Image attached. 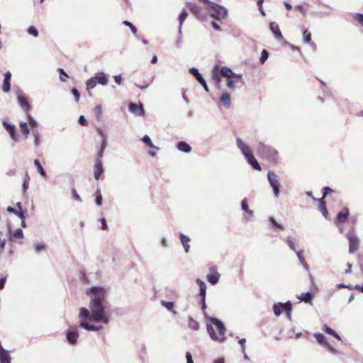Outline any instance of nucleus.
<instances>
[{"instance_id":"nucleus-39","label":"nucleus","mask_w":363,"mask_h":363,"mask_svg":"<svg viewBox=\"0 0 363 363\" xmlns=\"http://www.w3.org/2000/svg\"><path fill=\"white\" fill-rule=\"evenodd\" d=\"M34 164L36 167L39 174L41 176H43V177H46V173H45L44 169L43 168L42 165L40 164V163L38 160H34Z\"/></svg>"},{"instance_id":"nucleus-22","label":"nucleus","mask_w":363,"mask_h":363,"mask_svg":"<svg viewBox=\"0 0 363 363\" xmlns=\"http://www.w3.org/2000/svg\"><path fill=\"white\" fill-rule=\"evenodd\" d=\"M94 77L97 84L106 85L108 83V77L104 72H97Z\"/></svg>"},{"instance_id":"nucleus-49","label":"nucleus","mask_w":363,"mask_h":363,"mask_svg":"<svg viewBox=\"0 0 363 363\" xmlns=\"http://www.w3.org/2000/svg\"><path fill=\"white\" fill-rule=\"evenodd\" d=\"M269 221L274 228H278L280 230H284V227L283 226V225L279 224L274 218H270Z\"/></svg>"},{"instance_id":"nucleus-8","label":"nucleus","mask_w":363,"mask_h":363,"mask_svg":"<svg viewBox=\"0 0 363 363\" xmlns=\"http://www.w3.org/2000/svg\"><path fill=\"white\" fill-rule=\"evenodd\" d=\"M347 238L350 242L349 246V251L350 253H353L356 252L359 249V240L357 235L354 234V231L351 230L350 231L347 235Z\"/></svg>"},{"instance_id":"nucleus-55","label":"nucleus","mask_w":363,"mask_h":363,"mask_svg":"<svg viewBox=\"0 0 363 363\" xmlns=\"http://www.w3.org/2000/svg\"><path fill=\"white\" fill-rule=\"evenodd\" d=\"M303 40L306 43H309L311 40V34L308 30H305L303 33Z\"/></svg>"},{"instance_id":"nucleus-4","label":"nucleus","mask_w":363,"mask_h":363,"mask_svg":"<svg viewBox=\"0 0 363 363\" xmlns=\"http://www.w3.org/2000/svg\"><path fill=\"white\" fill-rule=\"evenodd\" d=\"M91 295L90 303H104L106 298V291L104 288L100 286H92L89 289Z\"/></svg>"},{"instance_id":"nucleus-59","label":"nucleus","mask_w":363,"mask_h":363,"mask_svg":"<svg viewBox=\"0 0 363 363\" xmlns=\"http://www.w3.org/2000/svg\"><path fill=\"white\" fill-rule=\"evenodd\" d=\"M45 249V246L43 244L38 243L35 245V250L37 252L44 250Z\"/></svg>"},{"instance_id":"nucleus-53","label":"nucleus","mask_w":363,"mask_h":363,"mask_svg":"<svg viewBox=\"0 0 363 363\" xmlns=\"http://www.w3.org/2000/svg\"><path fill=\"white\" fill-rule=\"evenodd\" d=\"M28 32L34 37H37L38 35V31L35 26H30L28 29Z\"/></svg>"},{"instance_id":"nucleus-64","label":"nucleus","mask_w":363,"mask_h":363,"mask_svg":"<svg viewBox=\"0 0 363 363\" xmlns=\"http://www.w3.org/2000/svg\"><path fill=\"white\" fill-rule=\"evenodd\" d=\"M100 221L101 223V229L107 230L108 226H107V224H106V219L102 218L100 219Z\"/></svg>"},{"instance_id":"nucleus-13","label":"nucleus","mask_w":363,"mask_h":363,"mask_svg":"<svg viewBox=\"0 0 363 363\" xmlns=\"http://www.w3.org/2000/svg\"><path fill=\"white\" fill-rule=\"evenodd\" d=\"M332 192H333V191L330 187L326 186L323 189V197L321 199H319V206L320 207V210L325 216H326L327 211H326V208L325 206L324 200H325V198L326 197V196L328 194L332 193Z\"/></svg>"},{"instance_id":"nucleus-62","label":"nucleus","mask_w":363,"mask_h":363,"mask_svg":"<svg viewBox=\"0 0 363 363\" xmlns=\"http://www.w3.org/2000/svg\"><path fill=\"white\" fill-rule=\"evenodd\" d=\"M79 123L83 126L87 125V121L84 116H80L79 118Z\"/></svg>"},{"instance_id":"nucleus-31","label":"nucleus","mask_w":363,"mask_h":363,"mask_svg":"<svg viewBox=\"0 0 363 363\" xmlns=\"http://www.w3.org/2000/svg\"><path fill=\"white\" fill-rule=\"evenodd\" d=\"M180 240L184 247L185 252H188L190 248V246L188 242L190 241V239L189 238L188 236L184 235V234H180Z\"/></svg>"},{"instance_id":"nucleus-26","label":"nucleus","mask_w":363,"mask_h":363,"mask_svg":"<svg viewBox=\"0 0 363 363\" xmlns=\"http://www.w3.org/2000/svg\"><path fill=\"white\" fill-rule=\"evenodd\" d=\"M219 100L220 102L225 107L229 108L230 106L231 99L228 93H223Z\"/></svg>"},{"instance_id":"nucleus-38","label":"nucleus","mask_w":363,"mask_h":363,"mask_svg":"<svg viewBox=\"0 0 363 363\" xmlns=\"http://www.w3.org/2000/svg\"><path fill=\"white\" fill-rule=\"evenodd\" d=\"M17 209H16V215L21 218V219H26L25 212L22 209V206L21 202H18L16 203Z\"/></svg>"},{"instance_id":"nucleus-18","label":"nucleus","mask_w":363,"mask_h":363,"mask_svg":"<svg viewBox=\"0 0 363 363\" xmlns=\"http://www.w3.org/2000/svg\"><path fill=\"white\" fill-rule=\"evenodd\" d=\"M129 110L130 112L135 113L137 116H144L145 110L142 104L138 105L134 103H130L129 104Z\"/></svg>"},{"instance_id":"nucleus-32","label":"nucleus","mask_w":363,"mask_h":363,"mask_svg":"<svg viewBox=\"0 0 363 363\" xmlns=\"http://www.w3.org/2000/svg\"><path fill=\"white\" fill-rule=\"evenodd\" d=\"M323 330L328 335L335 337L337 340H341L340 337L335 333L334 330L328 327L327 325L323 326Z\"/></svg>"},{"instance_id":"nucleus-48","label":"nucleus","mask_w":363,"mask_h":363,"mask_svg":"<svg viewBox=\"0 0 363 363\" xmlns=\"http://www.w3.org/2000/svg\"><path fill=\"white\" fill-rule=\"evenodd\" d=\"M96 203L98 205V206H101L102 204V196H101V191L100 189H97L96 191Z\"/></svg>"},{"instance_id":"nucleus-30","label":"nucleus","mask_w":363,"mask_h":363,"mask_svg":"<svg viewBox=\"0 0 363 363\" xmlns=\"http://www.w3.org/2000/svg\"><path fill=\"white\" fill-rule=\"evenodd\" d=\"M177 148L184 152H189L191 150V147L186 142L181 141L177 143Z\"/></svg>"},{"instance_id":"nucleus-11","label":"nucleus","mask_w":363,"mask_h":363,"mask_svg":"<svg viewBox=\"0 0 363 363\" xmlns=\"http://www.w3.org/2000/svg\"><path fill=\"white\" fill-rule=\"evenodd\" d=\"M220 274L217 271V268L215 266H212L209 269V273L206 277V279L209 283L214 285L217 284L220 279Z\"/></svg>"},{"instance_id":"nucleus-24","label":"nucleus","mask_w":363,"mask_h":363,"mask_svg":"<svg viewBox=\"0 0 363 363\" xmlns=\"http://www.w3.org/2000/svg\"><path fill=\"white\" fill-rule=\"evenodd\" d=\"M79 327L89 331H96L101 328V326L97 327L94 325L89 324L86 320H82L79 323Z\"/></svg>"},{"instance_id":"nucleus-9","label":"nucleus","mask_w":363,"mask_h":363,"mask_svg":"<svg viewBox=\"0 0 363 363\" xmlns=\"http://www.w3.org/2000/svg\"><path fill=\"white\" fill-rule=\"evenodd\" d=\"M103 156H99V152H98L97 157L95 160V164L94 167V177L96 180H99L101 175L104 173V167L102 164Z\"/></svg>"},{"instance_id":"nucleus-42","label":"nucleus","mask_w":363,"mask_h":363,"mask_svg":"<svg viewBox=\"0 0 363 363\" xmlns=\"http://www.w3.org/2000/svg\"><path fill=\"white\" fill-rule=\"evenodd\" d=\"M161 304L164 306L168 311L176 313V311L174 310V303L170 301H162Z\"/></svg>"},{"instance_id":"nucleus-47","label":"nucleus","mask_w":363,"mask_h":363,"mask_svg":"<svg viewBox=\"0 0 363 363\" xmlns=\"http://www.w3.org/2000/svg\"><path fill=\"white\" fill-rule=\"evenodd\" d=\"M27 116H28V123H29V125L33 130H37V123L35 122V121L33 118V117L31 116H30L29 113H27Z\"/></svg>"},{"instance_id":"nucleus-14","label":"nucleus","mask_w":363,"mask_h":363,"mask_svg":"<svg viewBox=\"0 0 363 363\" xmlns=\"http://www.w3.org/2000/svg\"><path fill=\"white\" fill-rule=\"evenodd\" d=\"M18 101L21 107L24 110L26 113H28L30 110V105L28 98L23 94L18 95Z\"/></svg>"},{"instance_id":"nucleus-40","label":"nucleus","mask_w":363,"mask_h":363,"mask_svg":"<svg viewBox=\"0 0 363 363\" xmlns=\"http://www.w3.org/2000/svg\"><path fill=\"white\" fill-rule=\"evenodd\" d=\"M188 325L191 329L194 330H197L199 328V323L196 320H194L192 318H189Z\"/></svg>"},{"instance_id":"nucleus-34","label":"nucleus","mask_w":363,"mask_h":363,"mask_svg":"<svg viewBox=\"0 0 363 363\" xmlns=\"http://www.w3.org/2000/svg\"><path fill=\"white\" fill-rule=\"evenodd\" d=\"M189 72L196 77V79L199 81V83L203 82L204 79L203 78L202 75L199 73V70L196 68L192 67L190 69Z\"/></svg>"},{"instance_id":"nucleus-25","label":"nucleus","mask_w":363,"mask_h":363,"mask_svg":"<svg viewBox=\"0 0 363 363\" xmlns=\"http://www.w3.org/2000/svg\"><path fill=\"white\" fill-rule=\"evenodd\" d=\"M0 363H11L10 354L5 349L0 350Z\"/></svg>"},{"instance_id":"nucleus-57","label":"nucleus","mask_w":363,"mask_h":363,"mask_svg":"<svg viewBox=\"0 0 363 363\" xmlns=\"http://www.w3.org/2000/svg\"><path fill=\"white\" fill-rule=\"evenodd\" d=\"M71 92L74 96L75 101L78 102L79 100V96H80V94H79V92L78 91V90L73 88V89H72Z\"/></svg>"},{"instance_id":"nucleus-15","label":"nucleus","mask_w":363,"mask_h":363,"mask_svg":"<svg viewBox=\"0 0 363 363\" xmlns=\"http://www.w3.org/2000/svg\"><path fill=\"white\" fill-rule=\"evenodd\" d=\"M269 28H270L271 31L273 33L274 38L277 40H282L284 39L282 33L279 29V26L276 22L270 23Z\"/></svg>"},{"instance_id":"nucleus-44","label":"nucleus","mask_w":363,"mask_h":363,"mask_svg":"<svg viewBox=\"0 0 363 363\" xmlns=\"http://www.w3.org/2000/svg\"><path fill=\"white\" fill-rule=\"evenodd\" d=\"M220 73H219V71H218V67H214L213 70V76H212V78L216 82V83H219L220 82Z\"/></svg>"},{"instance_id":"nucleus-27","label":"nucleus","mask_w":363,"mask_h":363,"mask_svg":"<svg viewBox=\"0 0 363 363\" xmlns=\"http://www.w3.org/2000/svg\"><path fill=\"white\" fill-rule=\"evenodd\" d=\"M248 163L256 170L261 171L262 168L258 162L255 158L254 155H250L249 157L246 158Z\"/></svg>"},{"instance_id":"nucleus-2","label":"nucleus","mask_w":363,"mask_h":363,"mask_svg":"<svg viewBox=\"0 0 363 363\" xmlns=\"http://www.w3.org/2000/svg\"><path fill=\"white\" fill-rule=\"evenodd\" d=\"M89 308L93 320L108 323L109 318L105 311V306L101 303H90Z\"/></svg>"},{"instance_id":"nucleus-36","label":"nucleus","mask_w":363,"mask_h":363,"mask_svg":"<svg viewBox=\"0 0 363 363\" xmlns=\"http://www.w3.org/2000/svg\"><path fill=\"white\" fill-rule=\"evenodd\" d=\"M94 113L95 115V116L96 117L97 120L99 121H100L101 120V118H102V106L101 105H97L94 107Z\"/></svg>"},{"instance_id":"nucleus-37","label":"nucleus","mask_w":363,"mask_h":363,"mask_svg":"<svg viewBox=\"0 0 363 363\" xmlns=\"http://www.w3.org/2000/svg\"><path fill=\"white\" fill-rule=\"evenodd\" d=\"M143 142H144L147 146H149L150 148L158 150L159 147L155 146L153 143H152V140L150 138L148 135H145L142 138Z\"/></svg>"},{"instance_id":"nucleus-5","label":"nucleus","mask_w":363,"mask_h":363,"mask_svg":"<svg viewBox=\"0 0 363 363\" xmlns=\"http://www.w3.org/2000/svg\"><path fill=\"white\" fill-rule=\"evenodd\" d=\"M273 311L275 315H280L284 311L286 312V315L288 319H291L292 312V304L290 301H287L285 303L279 302L273 305Z\"/></svg>"},{"instance_id":"nucleus-35","label":"nucleus","mask_w":363,"mask_h":363,"mask_svg":"<svg viewBox=\"0 0 363 363\" xmlns=\"http://www.w3.org/2000/svg\"><path fill=\"white\" fill-rule=\"evenodd\" d=\"M20 129L25 138H27L30 133L28 124L26 122H21L20 123Z\"/></svg>"},{"instance_id":"nucleus-10","label":"nucleus","mask_w":363,"mask_h":363,"mask_svg":"<svg viewBox=\"0 0 363 363\" xmlns=\"http://www.w3.org/2000/svg\"><path fill=\"white\" fill-rule=\"evenodd\" d=\"M79 337L78 330L76 327H70L66 333V338L70 345H75Z\"/></svg>"},{"instance_id":"nucleus-46","label":"nucleus","mask_w":363,"mask_h":363,"mask_svg":"<svg viewBox=\"0 0 363 363\" xmlns=\"http://www.w3.org/2000/svg\"><path fill=\"white\" fill-rule=\"evenodd\" d=\"M188 16V13L186 10H183L179 17V28H182V26L183 24V23L184 22V21L186 20V18H187Z\"/></svg>"},{"instance_id":"nucleus-52","label":"nucleus","mask_w":363,"mask_h":363,"mask_svg":"<svg viewBox=\"0 0 363 363\" xmlns=\"http://www.w3.org/2000/svg\"><path fill=\"white\" fill-rule=\"evenodd\" d=\"M353 19L357 21L359 24L363 26V14L356 13L353 16Z\"/></svg>"},{"instance_id":"nucleus-20","label":"nucleus","mask_w":363,"mask_h":363,"mask_svg":"<svg viewBox=\"0 0 363 363\" xmlns=\"http://www.w3.org/2000/svg\"><path fill=\"white\" fill-rule=\"evenodd\" d=\"M96 131H97L98 134L102 138L101 145L100 150L99 152V156H103L104 152L107 145L106 136L100 128H96Z\"/></svg>"},{"instance_id":"nucleus-45","label":"nucleus","mask_w":363,"mask_h":363,"mask_svg":"<svg viewBox=\"0 0 363 363\" xmlns=\"http://www.w3.org/2000/svg\"><path fill=\"white\" fill-rule=\"evenodd\" d=\"M12 237L16 240L23 239V233L22 230L20 228L15 230L12 234Z\"/></svg>"},{"instance_id":"nucleus-63","label":"nucleus","mask_w":363,"mask_h":363,"mask_svg":"<svg viewBox=\"0 0 363 363\" xmlns=\"http://www.w3.org/2000/svg\"><path fill=\"white\" fill-rule=\"evenodd\" d=\"M186 363H194L192 356L189 352L186 353Z\"/></svg>"},{"instance_id":"nucleus-41","label":"nucleus","mask_w":363,"mask_h":363,"mask_svg":"<svg viewBox=\"0 0 363 363\" xmlns=\"http://www.w3.org/2000/svg\"><path fill=\"white\" fill-rule=\"evenodd\" d=\"M96 84H97V83H96V79H94V77H93L86 81V89L87 90L92 89L96 86Z\"/></svg>"},{"instance_id":"nucleus-23","label":"nucleus","mask_w":363,"mask_h":363,"mask_svg":"<svg viewBox=\"0 0 363 363\" xmlns=\"http://www.w3.org/2000/svg\"><path fill=\"white\" fill-rule=\"evenodd\" d=\"M241 206L242 211H244L246 213L245 218L247 219L252 218L253 216V211L250 209L247 199L242 200Z\"/></svg>"},{"instance_id":"nucleus-51","label":"nucleus","mask_w":363,"mask_h":363,"mask_svg":"<svg viewBox=\"0 0 363 363\" xmlns=\"http://www.w3.org/2000/svg\"><path fill=\"white\" fill-rule=\"evenodd\" d=\"M268 56H269V53L266 50H263L262 51V53H261V57H260V59H259V61L262 64H264V62L267 60V59L268 58Z\"/></svg>"},{"instance_id":"nucleus-16","label":"nucleus","mask_w":363,"mask_h":363,"mask_svg":"<svg viewBox=\"0 0 363 363\" xmlns=\"http://www.w3.org/2000/svg\"><path fill=\"white\" fill-rule=\"evenodd\" d=\"M237 145L246 158L253 155L250 148L240 138L237 139Z\"/></svg>"},{"instance_id":"nucleus-33","label":"nucleus","mask_w":363,"mask_h":363,"mask_svg":"<svg viewBox=\"0 0 363 363\" xmlns=\"http://www.w3.org/2000/svg\"><path fill=\"white\" fill-rule=\"evenodd\" d=\"M79 318H85L89 320H93L91 313L90 314L89 310L85 308H82L80 309Z\"/></svg>"},{"instance_id":"nucleus-6","label":"nucleus","mask_w":363,"mask_h":363,"mask_svg":"<svg viewBox=\"0 0 363 363\" xmlns=\"http://www.w3.org/2000/svg\"><path fill=\"white\" fill-rule=\"evenodd\" d=\"M206 8L211 16L217 20L223 19L227 16V10L224 7L213 2L209 3V6H207Z\"/></svg>"},{"instance_id":"nucleus-28","label":"nucleus","mask_w":363,"mask_h":363,"mask_svg":"<svg viewBox=\"0 0 363 363\" xmlns=\"http://www.w3.org/2000/svg\"><path fill=\"white\" fill-rule=\"evenodd\" d=\"M219 73L220 76L227 77V79L232 78L235 75L233 71L226 67H222L220 69Z\"/></svg>"},{"instance_id":"nucleus-19","label":"nucleus","mask_w":363,"mask_h":363,"mask_svg":"<svg viewBox=\"0 0 363 363\" xmlns=\"http://www.w3.org/2000/svg\"><path fill=\"white\" fill-rule=\"evenodd\" d=\"M349 215V209L344 207L338 213L335 221L338 223H345Z\"/></svg>"},{"instance_id":"nucleus-1","label":"nucleus","mask_w":363,"mask_h":363,"mask_svg":"<svg viewBox=\"0 0 363 363\" xmlns=\"http://www.w3.org/2000/svg\"><path fill=\"white\" fill-rule=\"evenodd\" d=\"M210 320L218 330V333L216 334L215 329L212 325H207V331L211 336V338L218 342L223 341L225 333V328L223 323L216 318H211Z\"/></svg>"},{"instance_id":"nucleus-54","label":"nucleus","mask_w":363,"mask_h":363,"mask_svg":"<svg viewBox=\"0 0 363 363\" xmlns=\"http://www.w3.org/2000/svg\"><path fill=\"white\" fill-rule=\"evenodd\" d=\"M123 24L128 26L129 28L131 29L132 32L133 33V34L136 35L137 33V28H135V26L134 25H133L130 22L128 21H125L123 22Z\"/></svg>"},{"instance_id":"nucleus-21","label":"nucleus","mask_w":363,"mask_h":363,"mask_svg":"<svg viewBox=\"0 0 363 363\" xmlns=\"http://www.w3.org/2000/svg\"><path fill=\"white\" fill-rule=\"evenodd\" d=\"M11 77V74L9 72H7L6 73H5L4 79V82H3V85H2V90L4 92H9L10 91V89H11V85H10Z\"/></svg>"},{"instance_id":"nucleus-56","label":"nucleus","mask_w":363,"mask_h":363,"mask_svg":"<svg viewBox=\"0 0 363 363\" xmlns=\"http://www.w3.org/2000/svg\"><path fill=\"white\" fill-rule=\"evenodd\" d=\"M58 72L60 73L61 76H60V80L62 82H66V79L65 78H68V75L65 72V71L63 70V69L62 68H60L58 69Z\"/></svg>"},{"instance_id":"nucleus-3","label":"nucleus","mask_w":363,"mask_h":363,"mask_svg":"<svg viewBox=\"0 0 363 363\" xmlns=\"http://www.w3.org/2000/svg\"><path fill=\"white\" fill-rule=\"evenodd\" d=\"M257 154L262 158L265 159L273 164L278 162V152L270 146L259 143L257 147Z\"/></svg>"},{"instance_id":"nucleus-58","label":"nucleus","mask_w":363,"mask_h":363,"mask_svg":"<svg viewBox=\"0 0 363 363\" xmlns=\"http://www.w3.org/2000/svg\"><path fill=\"white\" fill-rule=\"evenodd\" d=\"M187 7L190 9V11L193 13H196L199 10V8L198 6L194 4H189L187 5Z\"/></svg>"},{"instance_id":"nucleus-43","label":"nucleus","mask_w":363,"mask_h":363,"mask_svg":"<svg viewBox=\"0 0 363 363\" xmlns=\"http://www.w3.org/2000/svg\"><path fill=\"white\" fill-rule=\"evenodd\" d=\"M29 182H30V177L28 174V172H26L23 181V192H26L27 189H28L29 186Z\"/></svg>"},{"instance_id":"nucleus-7","label":"nucleus","mask_w":363,"mask_h":363,"mask_svg":"<svg viewBox=\"0 0 363 363\" xmlns=\"http://www.w3.org/2000/svg\"><path fill=\"white\" fill-rule=\"evenodd\" d=\"M267 178L270 186L273 189L274 196L278 197L279 194L280 184L277 175L274 172L269 171L267 174Z\"/></svg>"},{"instance_id":"nucleus-50","label":"nucleus","mask_w":363,"mask_h":363,"mask_svg":"<svg viewBox=\"0 0 363 363\" xmlns=\"http://www.w3.org/2000/svg\"><path fill=\"white\" fill-rule=\"evenodd\" d=\"M32 133H33V135L34 136L35 145L37 146L40 143V135H39V133H38V130H33Z\"/></svg>"},{"instance_id":"nucleus-29","label":"nucleus","mask_w":363,"mask_h":363,"mask_svg":"<svg viewBox=\"0 0 363 363\" xmlns=\"http://www.w3.org/2000/svg\"><path fill=\"white\" fill-rule=\"evenodd\" d=\"M313 295L310 292L302 293L300 296H298V298L301 301H303L305 303H310L313 299Z\"/></svg>"},{"instance_id":"nucleus-12","label":"nucleus","mask_w":363,"mask_h":363,"mask_svg":"<svg viewBox=\"0 0 363 363\" xmlns=\"http://www.w3.org/2000/svg\"><path fill=\"white\" fill-rule=\"evenodd\" d=\"M196 284L199 286L200 296H201L202 309L204 311L206 308V304L205 302L206 294V285L203 281L200 279L196 280Z\"/></svg>"},{"instance_id":"nucleus-60","label":"nucleus","mask_w":363,"mask_h":363,"mask_svg":"<svg viewBox=\"0 0 363 363\" xmlns=\"http://www.w3.org/2000/svg\"><path fill=\"white\" fill-rule=\"evenodd\" d=\"M72 196H73V198H74L75 200H77V201H82V199H81V198H80V196L77 194V191H76V189H75L74 188H73V189H72Z\"/></svg>"},{"instance_id":"nucleus-17","label":"nucleus","mask_w":363,"mask_h":363,"mask_svg":"<svg viewBox=\"0 0 363 363\" xmlns=\"http://www.w3.org/2000/svg\"><path fill=\"white\" fill-rule=\"evenodd\" d=\"M3 125L4 127V128L8 131V133H9L11 138L14 140V141H17L18 140V135L16 134V128H15V126L13 125H11L9 123H8L7 121H4L3 122Z\"/></svg>"},{"instance_id":"nucleus-61","label":"nucleus","mask_w":363,"mask_h":363,"mask_svg":"<svg viewBox=\"0 0 363 363\" xmlns=\"http://www.w3.org/2000/svg\"><path fill=\"white\" fill-rule=\"evenodd\" d=\"M227 86L231 89H235V82L231 78L227 79Z\"/></svg>"}]
</instances>
